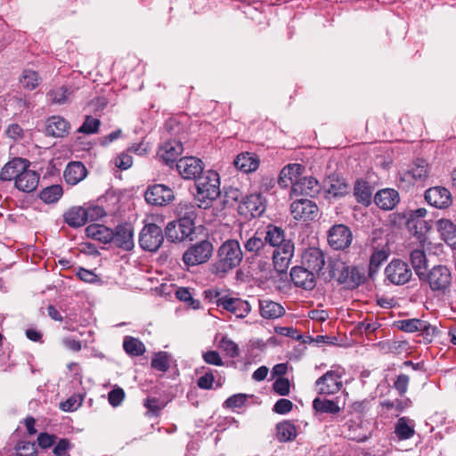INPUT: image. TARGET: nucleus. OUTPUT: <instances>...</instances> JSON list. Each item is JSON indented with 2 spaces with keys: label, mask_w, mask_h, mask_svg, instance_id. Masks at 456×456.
I'll return each instance as SVG.
<instances>
[{
  "label": "nucleus",
  "mask_w": 456,
  "mask_h": 456,
  "mask_svg": "<svg viewBox=\"0 0 456 456\" xmlns=\"http://www.w3.org/2000/svg\"><path fill=\"white\" fill-rule=\"evenodd\" d=\"M69 122L61 116H52L46 120L45 134L49 136L62 138L69 134Z\"/></svg>",
  "instance_id": "obj_21"
},
{
  "label": "nucleus",
  "mask_w": 456,
  "mask_h": 456,
  "mask_svg": "<svg viewBox=\"0 0 456 456\" xmlns=\"http://www.w3.org/2000/svg\"><path fill=\"white\" fill-rule=\"evenodd\" d=\"M17 456H37V451L34 443L21 441L15 446Z\"/></svg>",
  "instance_id": "obj_54"
},
{
  "label": "nucleus",
  "mask_w": 456,
  "mask_h": 456,
  "mask_svg": "<svg viewBox=\"0 0 456 456\" xmlns=\"http://www.w3.org/2000/svg\"><path fill=\"white\" fill-rule=\"evenodd\" d=\"M343 372L340 367L328 370L315 381V391L322 395L337 394L343 387Z\"/></svg>",
  "instance_id": "obj_6"
},
{
  "label": "nucleus",
  "mask_w": 456,
  "mask_h": 456,
  "mask_svg": "<svg viewBox=\"0 0 456 456\" xmlns=\"http://www.w3.org/2000/svg\"><path fill=\"white\" fill-rule=\"evenodd\" d=\"M293 409V403L285 398L279 399L274 406L273 411L278 414H287Z\"/></svg>",
  "instance_id": "obj_63"
},
{
  "label": "nucleus",
  "mask_w": 456,
  "mask_h": 456,
  "mask_svg": "<svg viewBox=\"0 0 456 456\" xmlns=\"http://www.w3.org/2000/svg\"><path fill=\"white\" fill-rule=\"evenodd\" d=\"M176 169L183 179L196 181L204 173V164L196 157H184L178 159Z\"/></svg>",
  "instance_id": "obj_15"
},
{
  "label": "nucleus",
  "mask_w": 456,
  "mask_h": 456,
  "mask_svg": "<svg viewBox=\"0 0 456 456\" xmlns=\"http://www.w3.org/2000/svg\"><path fill=\"white\" fill-rule=\"evenodd\" d=\"M57 436L46 432H42L37 436L38 446L42 449H48L52 447L56 442Z\"/></svg>",
  "instance_id": "obj_61"
},
{
  "label": "nucleus",
  "mask_w": 456,
  "mask_h": 456,
  "mask_svg": "<svg viewBox=\"0 0 456 456\" xmlns=\"http://www.w3.org/2000/svg\"><path fill=\"white\" fill-rule=\"evenodd\" d=\"M30 167V161L22 158H13L0 170V180L3 182L18 181L24 168Z\"/></svg>",
  "instance_id": "obj_18"
},
{
  "label": "nucleus",
  "mask_w": 456,
  "mask_h": 456,
  "mask_svg": "<svg viewBox=\"0 0 456 456\" xmlns=\"http://www.w3.org/2000/svg\"><path fill=\"white\" fill-rule=\"evenodd\" d=\"M111 242L118 248L129 251L133 249L134 243V228L128 224H121L113 230V240Z\"/></svg>",
  "instance_id": "obj_17"
},
{
  "label": "nucleus",
  "mask_w": 456,
  "mask_h": 456,
  "mask_svg": "<svg viewBox=\"0 0 456 456\" xmlns=\"http://www.w3.org/2000/svg\"><path fill=\"white\" fill-rule=\"evenodd\" d=\"M427 214L428 211L424 208L408 210L403 214L408 230L413 233L421 246L427 241V233L430 230L428 224L423 220V217H425Z\"/></svg>",
  "instance_id": "obj_4"
},
{
  "label": "nucleus",
  "mask_w": 456,
  "mask_h": 456,
  "mask_svg": "<svg viewBox=\"0 0 456 456\" xmlns=\"http://www.w3.org/2000/svg\"><path fill=\"white\" fill-rule=\"evenodd\" d=\"M354 195L358 203L368 207L372 201V188L368 182L357 180L354 187Z\"/></svg>",
  "instance_id": "obj_35"
},
{
  "label": "nucleus",
  "mask_w": 456,
  "mask_h": 456,
  "mask_svg": "<svg viewBox=\"0 0 456 456\" xmlns=\"http://www.w3.org/2000/svg\"><path fill=\"white\" fill-rule=\"evenodd\" d=\"M290 213L295 220L313 221L319 216V208L307 199L296 200L290 204Z\"/></svg>",
  "instance_id": "obj_13"
},
{
  "label": "nucleus",
  "mask_w": 456,
  "mask_h": 456,
  "mask_svg": "<svg viewBox=\"0 0 456 456\" xmlns=\"http://www.w3.org/2000/svg\"><path fill=\"white\" fill-rule=\"evenodd\" d=\"M400 201L397 191L390 188L379 190L374 196V203L383 210H392Z\"/></svg>",
  "instance_id": "obj_22"
},
{
  "label": "nucleus",
  "mask_w": 456,
  "mask_h": 456,
  "mask_svg": "<svg viewBox=\"0 0 456 456\" xmlns=\"http://www.w3.org/2000/svg\"><path fill=\"white\" fill-rule=\"evenodd\" d=\"M171 355L166 351L155 353L151 358V366L152 369L161 372H167L170 368Z\"/></svg>",
  "instance_id": "obj_43"
},
{
  "label": "nucleus",
  "mask_w": 456,
  "mask_h": 456,
  "mask_svg": "<svg viewBox=\"0 0 456 456\" xmlns=\"http://www.w3.org/2000/svg\"><path fill=\"white\" fill-rule=\"evenodd\" d=\"M39 82L38 73L32 69L23 70L20 77V83L22 87L29 91L34 90L39 85Z\"/></svg>",
  "instance_id": "obj_46"
},
{
  "label": "nucleus",
  "mask_w": 456,
  "mask_h": 456,
  "mask_svg": "<svg viewBox=\"0 0 456 456\" xmlns=\"http://www.w3.org/2000/svg\"><path fill=\"white\" fill-rule=\"evenodd\" d=\"M425 200L434 208L445 209L452 204V196L447 188L434 186L425 191Z\"/></svg>",
  "instance_id": "obj_16"
},
{
  "label": "nucleus",
  "mask_w": 456,
  "mask_h": 456,
  "mask_svg": "<svg viewBox=\"0 0 456 456\" xmlns=\"http://www.w3.org/2000/svg\"><path fill=\"white\" fill-rule=\"evenodd\" d=\"M289 276L296 287L305 290H312L316 285L314 273L304 266H294L290 271Z\"/></svg>",
  "instance_id": "obj_20"
},
{
  "label": "nucleus",
  "mask_w": 456,
  "mask_h": 456,
  "mask_svg": "<svg viewBox=\"0 0 456 456\" xmlns=\"http://www.w3.org/2000/svg\"><path fill=\"white\" fill-rule=\"evenodd\" d=\"M115 167L120 170H126L133 165V158L126 152L119 153L113 160Z\"/></svg>",
  "instance_id": "obj_58"
},
{
  "label": "nucleus",
  "mask_w": 456,
  "mask_h": 456,
  "mask_svg": "<svg viewBox=\"0 0 456 456\" xmlns=\"http://www.w3.org/2000/svg\"><path fill=\"white\" fill-rule=\"evenodd\" d=\"M252 397L253 395H248L247 394H236L227 398L224 401L223 406L228 409L241 408L243 405H245L248 398Z\"/></svg>",
  "instance_id": "obj_51"
},
{
  "label": "nucleus",
  "mask_w": 456,
  "mask_h": 456,
  "mask_svg": "<svg viewBox=\"0 0 456 456\" xmlns=\"http://www.w3.org/2000/svg\"><path fill=\"white\" fill-rule=\"evenodd\" d=\"M258 306L260 314L265 319H278L285 314L284 307L272 300H259Z\"/></svg>",
  "instance_id": "obj_31"
},
{
  "label": "nucleus",
  "mask_w": 456,
  "mask_h": 456,
  "mask_svg": "<svg viewBox=\"0 0 456 456\" xmlns=\"http://www.w3.org/2000/svg\"><path fill=\"white\" fill-rule=\"evenodd\" d=\"M422 280L428 282L433 291L444 293L451 286L452 273L446 266L436 265L427 274H424Z\"/></svg>",
  "instance_id": "obj_9"
},
{
  "label": "nucleus",
  "mask_w": 456,
  "mask_h": 456,
  "mask_svg": "<svg viewBox=\"0 0 456 456\" xmlns=\"http://www.w3.org/2000/svg\"><path fill=\"white\" fill-rule=\"evenodd\" d=\"M438 232L443 240L456 249V224L451 220L441 219L437 223Z\"/></svg>",
  "instance_id": "obj_34"
},
{
  "label": "nucleus",
  "mask_w": 456,
  "mask_h": 456,
  "mask_svg": "<svg viewBox=\"0 0 456 456\" xmlns=\"http://www.w3.org/2000/svg\"><path fill=\"white\" fill-rule=\"evenodd\" d=\"M83 402V398L79 395H74L69 397L66 401L61 403L60 408L63 411H74L78 409Z\"/></svg>",
  "instance_id": "obj_56"
},
{
  "label": "nucleus",
  "mask_w": 456,
  "mask_h": 456,
  "mask_svg": "<svg viewBox=\"0 0 456 456\" xmlns=\"http://www.w3.org/2000/svg\"><path fill=\"white\" fill-rule=\"evenodd\" d=\"M395 434L399 440H407L414 436L415 430L412 427L407 424L406 418L402 417L398 419L395 424Z\"/></svg>",
  "instance_id": "obj_47"
},
{
  "label": "nucleus",
  "mask_w": 456,
  "mask_h": 456,
  "mask_svg": "<svg viewBox=\"0 0 456 456\" xmlns=\"http://www.w3.org/2000/svg\"><path fill=\"white\" fill-rule=\"evenodd\" d=\"M421 326L422 327L419 330V332H421V335L424 337V339L427 342H431L433 338L439 332L438 329L436 326L431 325L427 321L422 320Z\"/></svg>",
  "instance_id": "obj_60"
},
{
  "label": "nucleus",
  "mask_w": 456,
  "mask_h": 456,
  "mask_svg": "<svg viewBox=\"0 0 456 456\" xmlns=\"http://www.w3.org/2000/svg\"><path fill=\"white\" fill-rule=\"evenodd\" d=\"M63 190L59 184L47 186L39 193V198L46 204L55 203L62 196Z\"/></svg>",
  "instance_id": "obj_44"
},
{
  "label": "nucleus",
  "mask_w": 456,
  "mask_h": 456,
  "mask_svg": "<svg viewBox=\"0 0 456 456\" xmlns=\"http://www.w3.org/2000/svg\"><path fill=\"white\" fill-rule=\"evenodd\" d=\"M123 347L126 353L131 356H141L145 351L144 344L136 338L126 337L123 341Z\"/></svg>",
  "instance_id": "obj_41"
},
{
  "label": "nucleus",
  "mask_w": 456,
  "mask_h": 456,
  "mask_svg": "<svg viewBox=\"0 0 456 456\" xmlns=\"http://www.w3.org/2000/svg\"><path fill=\"white\" fill-rule=\"evenodd\" d=\"M125 398V392L122 388L118 387L110 390L108 394V400L111 406L117 407L121 404Z\"/></svg>",
  "instance_id": "obj_62"
},
{
  "label": "nucleus",
  "mask_w": 456,
  "mask_h": 456,
  "mask_svg": "<svg viewBox=\"0 0 456 456\" xmlns=\"http://www.w3.org/2000/svg\"><path fill=\"white\" fill-rule=\"evenodd\" d=\"M72 447L68 438H61L54 446L53 452L55 456H66L67 452Z\"/></svg>",
  "instance_id": "obj_64"
},
{
  "label": "nucleus",
  "mask_w": 456,
  "mask_h": 456,
  "mask_svg": "<svg viewBox=\"0 0 456 456\" xmlns=\"http://www.w3.org/2000/svg\"><path fill=\"white\" fill-rule=\"evenodd\" d=\"M288 281L286 278L281 277L272 265L264 263L258 265V288L264 290H281Z\"/></svg>",
  "instance_id": "obj_5"
},
{
  "label": "nucleus",
  "mask_w": 456,
  "mask_h": 456,
  "mask_svg": "<svg viewBox=\"0 0 456 456\" xmlns=\"http://www.w3.org/2000/svg\"><path fill=\"white\" fill-rule=\"evenodd\" d=\"M214 247L208 240L191 245L183 256L184 264L194 266L208 262L212 256Z\"/></svg>",
  "instance_id": "obj_7"
},
{
  "label": "nucleus",
  "mask_w": 456,
  "mask_h": 456,
  "mask_svg": "<svg viewBox=\"0 0 456 456\" xmlns=\"http://www.w3.org/2000/svg\"><path fill=\"white\" fill-rule=\"evenodd\" d=\"M144 198L147 203L153 206H167L175 200L173 190L164 184L156 183L148 186Z\"/></svg>",
  "instance_id": "obj_12"
},
{
  "label": "nucleus",
  "mask_w": 456,
  "mask_h": 456,
  "mask_svg": "<svg viewBox=\"0 0 456 456\" xmlns=\"http://www.w3.org/2000/svg\"><path fill=\"white\" fill-rule=\"evenodd\" d=\"M87 173V169L82 162L71 161L67 165L63 177L67 183L76 185L86 177Z\"/></svg>",
  "instance_id": "obj_26"
},
{
  "label": "nucleus",
  "mask_w": 456,
  "mask_h": 456,
  "mask_svg": "<svg viewBox=\"0 0 456 456\" xmlns=\"http://www.w3.org/2000/svg\"><path fill=\"white\" fill-rule=\"evenodd\" d=\"M265 241L268 242L274 248L281 246L287 240H284V232L281 228L269 224L267 226L266 235L265 238Z\"/></svg>",
  "instance_id": "obj_45"
},
{
  "label": "nucleus",
  "mask_w": 456,
  "mask_h": 456,
  "mask_svg": "<svg viewBox=\"0 0 456 456\" xmlns=\"http://www.w3.org/2000/svg\"><path fill=\"white\" fill-rule=\"evenodd\" d=\"M240 198V191L236 188H227L224 189V206H232L233 203L237 202Z\"/></svg>",
  "instance_id": "obj_59"
},
{
  "label": "nucleus",
  "mask_w": 456,
  "mask_h": 456,
  "mask_svg": "<svg viewBox=\"0 0 456 456\" xmlns=\"http://www.w3.org/2000/svg\"><path fill=\"white\" fill-rule=\"evenodd\" d=\"M428 176V165L421 160L416 163L411 170L405 171L402 175V180L409 183L425 180Z\"/></svg>",
  "instance_id": "obj_38"
},
{
  "label": "nucleus",
  "mask_w": 456,
  "mask_h": 456,
  "mask_svg": "<svg viewBox=\"0 0 456 456\" xmlns=\"http://www.w3.org/2000/svg\"><path fill=\"white\" fill-rule=\"evenodd\" d=\"M164 241V234L160 226L148 224L143 226L139 236V244L144 250L157 251Z\"/></svg>",
  "instance_id": "obj_8"
},
{
  "label": "nucleus",
  "mask_w": 456,
  "mask_h": 456,
  "mask_svg": "<svg viewBox=\"0 0 456 456\" xmlns=\"http://www.w3.org/2000/svg\"><path fill=\"white\" fill-rule=\"evenodd\" d=\"M385 275L392 284L403 285L411 280L412 272L406 262L394 259L385 268Z\"/></svg>",
  "instance_id": "obj_10"
},
{
  "label": "nucleus",
  "mask_w": 456,
  "mask_h": 456,
  "mask_svg": "<svg viewBox=\"0 0 456 456\" xmlns=\"http://www.w3.org/2000/svg\"><path fill=\"white\" fill-rule=\"evenodd\" d=\"M395 325L397 327L398 330L404 331V332H416L419 331L422 325V320L420 319H404L397 321Z\"/></svg>",
  "instance_id": "obj_48"
},
{
  "label": "nucleus",
  "mask_w": 456,
  "mask_h": 456,
  "mask_svg": "<svg viewBox=\"0 0 456 456\" xmlns=\"http://www.w3.org/2000/svg\"><path fill=\"white\" fill-rule=\"evenodd\" d=\"M294 244L288 240L273 248L272 253L273 266L288 280L287 270L294 255Z\"/></svg>",
  "instance_id": "obj_11"
},
{
  "label": "nucleus",
  "mask_w": 456,
  "mask_h": 456,
  "mask_svg": "<svg viewBox=\"0 0 456 456\" xmlns=\"http://www.w3.org/2000/svg\"><path fill=\"white\" fill-rule=\"evenodd\" d=\"M86 213V208L80 206L72 207L64 213V221L70 227H81L88 221Z\"/></svg>",
  "instance_id": "obj_33"
},
{
  "label": "nucleus",
  "mask_w": 456,
  "mask_h": 456,
  "mask_svg": "<svg viewBox=\"0 0 456 456\" xmlns=\"http://www.w3.org/2000/svg\"><path fill=\"white\" fill-rule=\"evenodd\" d=\"M195 200L200 208L211 207L213 201L221 194L219 175L214 170H207L200 175L195 181Z\"/></svg>",
  "instance_id": "obj_2"
},
{
  "label": "nucleus",
  "mask_w": 456,
  "mask_h": 456,
  "mask_svg": "<svg viewBox=\"0 0 456 456\" xmlns=\"http://www.w3.org/2000/svg\"><path fill=\"white\" fill-rule=\"evenodd\" d=\"M240 245L236 240L224 241L217 251V260L213 265L216 274H224L240 265L242 260Z\"/></svg>",
  "instance_id": "obj_3"
},
{
  "label": "nucleus",
  "mask_w": 456,
  "mask_h": 456,
  "mask_svg": "<svg viewBox=\"0 0 456 456\" xmlns=\"http://www.w3.org/2000/svg\"><path fill=\"white\" fill-rule=\"evenodd\" d=\"M183 147L176 140L167 141L159 149V155L167 165L175 163L183 153Z\"/></svg>",
  "instance_id": "obj_25"
},
{
  "label": "nucleus",
  "mask_w": 456,
  "mask_h": 456,
  "mask_svg": "<svg viewBox=\"0 0 456 456\" xmlns=\"http://www.w3.org/2000/svg\"><path fill=\"white\" fill-rule=\"evenodd\" d=\"M69 92L64 86L51 90L47 95L53 103L63 104L67 102Z\"/></svg>",
  "instance_id": "obj_52"
},
{
  "label": "nucleus",
  "mask_w": 456,
  "mask_h": 456,
  "mask_svg": "<svg viewBox=\"0 0 456 456\" xmlns=\"http://www.w3.org/2000/svg\"><path fill=\"white\" fill-rule=\"evenodd\" d=\"M218 347L232 358L239 355L238 345L226 336L221 338L218 343Z\"/></svg>",
  "instance_id": "obj_50"
},
{
  "label": "nucleus",
  "mask_w": 456,
  "mask_h": 456,
  "mask_svg": "<svg viewBox=\"0 0 456 456\" xmlns=\"http://www.w3.org/2000/svg\"><path fill=\"white\" fill-rule=\"evenodd\" d=\"M195 226H190L180 220L169 222L165 229V236L168 241L180 242L190 237Z\"/></svg>",
  "instance_id": "obj_19"
},
{
  "label": "nucleus",
  "mask_w": 456,
  "mask_h": 456,
  "mask_svg": "<svg viewBox=\"0 0 456 456\" xmlns=\"http://www.w3.org/2000/svg\"><path fill=\"white\" fill-rule=\"evenodd\" d=\"M235 167L242 173H251L256 170V158L249 152L239 154L233 161Z\"/></svg>",
  "instance_id": "obj_39"
},
{
  "label": "nucleus",
  "mask_w": 456,
  "mask_h": 456,
  "mask_svg": "<svg viewBox=\"0 0 456 456\" xmlns=\"http://www.w3.org/2000/svg\"><path fill=\"white\" fill-rule=\"evenodd\" d=\"M329 276L346 289L358 288L365 280L364 271L355 265H348L339 258L328 262Z\"/></svg>",
  "instance_id": "obj_1"
},
{
  "label": "nucleus",
  "mask_w": 456,
  "mask_h": 456,
  "mask_svg": "<svg viewBox=\"0 0 456 456\" xmlns=\"http://www.w3.org/2000/svg\"><path fill=\"white\" fill-rule=\"evenodd\" d=\"M86 234L88 238L105 244L111 242V240H113V230L98 224H89L86 228Z\"/></svg>",
  "instance_id": "obj_32"
},
{
  "label": "nucleus",
  "mask_w": 456,
  "mask_h": 456,
  "mask_svg": "<svg viewBox=\"0 0 456 456\" xmlns=\"http://www.w3.org/2000/svg\"><path fill=\"white\" fill-rule=\"evenodd\" d=\"M277 438L280 442L293 441L297 437V429L290 421L280 422L277 427Z\"/></svg>",
  "instance_id": "obj_42"
},
{
  "label": "nucleus",
  "mask_w": 456,
  "mask_h": 456,
  "mask_svg": "<svg viewBox=\"0 0 456 456\" xmlns=\"http://www.w3.org/2000/svg\"><path fill=\"white\" fill-rule=\"evenodd\" d=\"M178 220L190 226H195L194 220L198 216V208L190 201H181L175 207Z\"/></svg>",
  "instance_id": "obj_30"
},
{
  "label": "nucleus",
  "mask_w": 456,
  "mask_h": 456,
  "mask_svg": "<svg viewBox=\"0 0 456 456\" xmlns=\"http://www.w3.org/2000/svg\"><path fill=\"white\" fill-rule=\"evenodd\" d=\"M302 263L313 273H320L325 265L324 254L318 248H311L303 254Z\"/></svg>",
  "instance_id": "obj_23"
},
{
  "label": "nucleus",
  "mask_w": 456,
  "mask_h": 456,
  "mask_svg": "<svg viewBox=\"0 0 456 456\" xmlns=\"http://www.w3.org/2000/svg\"><path fill=\"white\" fill-rule=\"evenodd\" d=\"M353 234L349 227L345 224H334L328 232L329 245L336 250L347 248L352 242Z\"/></svg>",
  "instance_id": "obj_14"
},
{
  "label": "nucleus",
  "mask_w": 456,
  "mask_h": 456,
  "mask_svg": "<svg viewBox=\"0 0 456 456\" xmlns=\"http://www.w3.org/2000/svg\"><path fill=\"white\" fill-rule=\"evenodd\" d=\"M419 246L422 248H417L411 252L410 260L416 274L422 280L425 274L424 271L427 268V257L424 251V245L421 246L419 244Z\"/></svg>",
  "instance_id": "obj_37"
},
{
  "label": "nucleus",
  "mask_w": 456,
  "mask_h": 456,
  "mask_svg": "<svg viewBox=\"0 0 456 456\" xmlns=\"http://www.w3.org/2000/svg\"><path fill=\"white\" fill-rule=\"evenodd\" d=\"M325 186L327 192L333 197H341L348 192V184L337 175H330Z\"/></svg>",
  "instance_id": "obj_36"
},
{
  "label": "nucleus",
  "mask_w": 456,
  "mask_h": 456,
  "mask_svg": "<svg viewBox=\"0 0 456 456\" xmlns=\"http://www.w3.org/2000/svg\"><path fill=\"white\" fill-rule=\"evenodd\" d=\"M175 297L180 301L186 303L192 309H199L200 306V302L193 298L191 292L188 288H178L177 290L175 291Z\"/></svg>",
  "instance_id": "obj_49"
},
{
  "label": "nucleus",
  "mask_w": 456,
  "mask_h": 456,
  "mask_svg": "<svg viewBox=\"0 0 456 456\" xmlns=\"http://www.w3.org/2000/svg\"><path fill=\"white\" fill-rule=\"evenodd\" d=\"M100 120L98 118H93L91 116H86L84 123L82 126L78 128L79 133L91 134H94L98 131L100 126Z\"/></svg>",
  "instance_id": "obj_55"
},
{
  "label": "nucleus",
  "mask_w": 456,
  "mask_h": 456,
  "mask_svg": "<svg viewBox=\"0 0 456 456\" xmlns=\"http://www.w3.org/2000/svg\"><path fill=\"white\" fill-rule=\"evenodd\" d=\"M39 174L29 167L24 168L20 174L18 181H16L15 187L24 192L34 191L39 183Z\"/></svg>",
  "instance_id": "obj_28"
},
{
  "label": "nucleus",
  "mask_w": 456,
  "mask_h": 456,
  "mask_svg": "<svg viewBox=\"0 0 456 456\" xmlns=\"http://www.w3.org/2000/svg\"><path fill=\"white\" fill-rule=\"evenodd\" d=\"M303 167L300 164H289L280 172L278 183L281 188L291 187L296 180L299 179Z\"/></svg>",
  "instance_id": "obj_29"
},
{
  "label": "nucleus",
  "mask_w": 456,
  "mask_h": 456,
  "mask_svg": "<svg viewBox=\"0 0 456 456\" xmlns=\"http://www.w3.org/2000/svg\"><path fill=\"white\" fill-rule=\"evenodd\" d=\"M387 258V254L384 250H378L375 251L370 258V265H369V273L370 275L372 274V273L377 272V270L379 268V266L382 265L383 262H385Z\"/></svg>",
  "instance_id": "obj_53"
},
{
  "label": "nucleus",
  "mask_w": 456,
  "mask_h": 456,
  "mask_svg": "<svg viewBox=\"0 0 456 456\" xmlns=\"http://www.w3.org/2000/svg\"><path fill=\"white\" fill-rule=\"evenodd\" d=\"M313 408L319 413L336 415L340 411V407L333 400L316 397L313 401Z\"/></svg>",
  "instance_id": "obj_40"
},
{
  "label": "nucleus",
  "mask_w": 456,
  "mask_h": 456,
  "mask_svg": "<svg viewBox=\"0 0 456 456\" xmlns=\"http://www.w3.org/2000/svg\"><path fill=\"white\" fill-rule=\"evenodd\" d=\"M273 389L279 395H288L290 392L289 379L285 378H278L273 384Z\"/></svg>",
  "instance_id": "obj_57"
},
{
  "label": "nucleus",
  "mask_w": 456,
  "mask_h": 456,
  "mask_svg": "<svg viewBox=\"0 0 456 456\" xmlns=\"http://www.w3.org/2000/svg\"><path fill=\"white\" fill-rule=\"evenodd\" d=\"M319 183L314 177L305 176L296 180L291 188V193L295 196L305 195L313 197L319 192Z\"/></svg>",
  "instance_id": "obj_24"
},
{
  "label": "nucleus",
  "mask_w": 456,
  "mask_h": 456,
  "mask_svg": "<svg viewBox=\"0 0 456 456\" xmlns=\"http://www.w3.org/2000/svg\"><path fill=\"white\" fill-rule=\"evenodd\" d=\"M219 306L224 310L231 312L238 318L245 317L250 311L249 305L247 301L240 298L230 297L224 296V300L219 303Z\"/></svg>",
  "instance_id": "obj_27"
}]
</instances>
